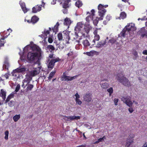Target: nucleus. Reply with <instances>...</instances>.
I'll list each match as a JSON object with an SVG mask.
<instances>
[{
	"label": "nucleus",
	"instance_id": "obj_1",
	"mask_svg": "<svg viewBox=\"0 0 147 147\" xmlns=\"http://www.w3.org/2000/svg\"><path fill=\"white\" fill-rule=\"evenodd\" d=\"M122 76H121L119 74H118V80L119 82L123 84L125 86L129 87L130 86V83L129 80L124 75L122 74Z\"/></svg>",
	"mask_w": 147,
	"mask_h": 147
},
{
	"label": "nucleus",
	"instance_id": "obj_2",
	"mask_svg": "<svg viewBox=\"0 0 147 147\" xmlns=\"http://www.w3.org/2000/svg\"><path fill=\"white\" fill-rule=\"evenodd\" d=\"M108 6L107 5H103L101 4H100L98 6V13L99 15L100 16L99 19L100 20H102L105 14L106 10L104 8V7L106 8Z\"/></svg>",
	"mask_w": 147,
	"mask_h": 147
},
{
	"label": "nucleus",
	"instance_id": "obj_3",
	"mask_svg": "<svg viewBox=\"0 0 147 147\" xmlns=\"http://www.w3.org/2000/svg\"><path fill=\"white\" fill-rule=\"evenodd\" d=\"M38 57V53L36 52H29L27 54V59L30 63H33Z\"/></svg>",
	"mask_w": 147,
	"mask_h": 147
},
{
	"label": "nucleus",
	"instance_id": "obj_4",
	"mask_svg": "<svg viewBox=\"0 0 147 147\" xmlns=\"http://www.w3.org/2000/svg\"><path fill=\"white\" fill-rule=\"evenodd\" d=\"M131 97L130 96H123L121 98V100L123 101L127 106L129 107H132L133 103L131 100Z\"/></svg>",
	"mask_w": 147,
	"mask_h": 147
},
{
	"label": "nucleus",
	"instance_id": "obj_5",
	"mask_svg": "<svg viewBox=\"0 0 147 147\" xmlns=\"http://www.w3.org/2000/svg\"><path fill=\"white\" fill-rule=\"evenodd\" d=\"M57 37L59 40H65L66 41V43H69V41L70 39V37L67 33H65L63 35V37L62 33H59L57 35Z\"/></svg>",
	"mask_w": 147,
	"mask_h": 147
},
{
	"label": "nucleus",
	"instance_id": "obj_6",
	"mask_svg": "<svg viewBox=\"0 0 147 147\" xmlns=\"http://www.w3.org/2000/svg\"><path fill=\"white\" fill-rule=\"evenodd\" d=\"M32 79V77L31 76L26 75L25 78L22 81V86L24 88L28 85L29 84L30 82Z\"/></svg>",
	"mask_w": 147,
	"mask_h": 147
},
{
	"label": "nucleus",
	"instance_id": "obj_7",
	"mask_svg": "<svg viewBox=\"0 0 147 147\" xmlns=\"http://www.w3.org/2000/svg\"><path fill=\"white\" fill-rule=\"evenodd\" d=\"M91 28L89 24H85L83 30L85 32V33H84L82 34V37L86 38L88 37V33L89 32L90 29Z\"/></svg>",
	"mask_w": 147,
	"mask_h": 147
},
{
	"label": "nucleus",
	"instance_id": "obj_8",
	"mask_svg": "<svg viewBox=\"0 0 147 147\" xmlns=\"http://www.w3.org/2000/svg\"><path fill=\"white\" fill-rule=\"evenodd\" d=\"M134 135L131 134L129 135L128 138L127 140L125 147H132L131 144L133 142V138L134 137Z\"/></svg>",
	"mask_w": 147,
	"mask_h": 147
},
{
	"label": "nucleus",
	"instance_id": "obj_9",
	"mask_svg": "<svg viewBox=\"0 0 147 147\" xmlns=\"http://www.w3.org/2000/svg\"><path fill=\"white\" fill-rule=\"evenodd\" d=\"M61 61V59L59 57H57L55 59H51L48 65V68L52 69L53 68L55 65V63L59 62Z\"/></svg>",
	"mask_w": 147,
	"mask_h": 147
},
{
	"label": "nucleus",
	"instance_id": "obj_10",
	"mask_svg": "<svg viewBox=\"0 0 147 147\" xmlns=\"http://www.w3.org/2000/svg\"><path fill=\"white\" fill-rule=\"evenodd\" d=\"M92 93L90 92L85 94L83 97L84 101L88 103L90 102L92 99Z\"/></svg>",
	"mask_w": 147,
	"mask_h": 147
},
{
	"label": "nucleus",
	"instance_id": "obj_11",
	"mask_svg": "<svg viewBox=\"0 0 147 147\" xmlns=\"http://www.w3.org/2000/svg\"><path fill=\"white\" fill-rule=\"evenodd\" d=\"M98 30V29L96 28V30L93 32L94 36V39L92 42L93 44H92V46H93L95 44L96 41H98L100 39V36L99 35L97 34Z\"/></svg>",
	"mask_w": 147,
	"mask_h": 147
},
{
	"label": "nucleus",
	"instance_id": "obj_12",
	"mask_svg": "<svg viewBox=\"0 0 147 147\" xmlns=\"http://www.w3.org/2000/svg\"><path fill=\"white\" fill-rule=\"evenodd\" d=\"M77 76H76L73 77H70L69 76H66L65 73H63L62 78H63L61 79L62 80H64L65 81H71L76 78Z\"/></svg>",
	"mask_w": 147,
	"mask_h": 147
},
{
	"label": "nucleus",
	"instance_id": "obj_13",
	"mask_svg": "<svg viewBox=\"0 0 147 147\" xmlns=\"http://www.w3.org/2000/svg\"><path fill=\"white\" fill-rule=\"evenodd\" d=\"M107 43L106 40H102L98 42L96 45V47L98 48H101L104 46Z\"/></svg>",
	"mask_w": 147,
	"mask_h": 147
},
{
	"label": "nucleus",
	"instance_id": "obj_14",
	"mask_svg": "<svg viewBox=\"0 0 147 147\" xmlns=\"http://www.w3.org/2000/svg\"><path fill=\"white\" fill-rule=\"evenodd\" d=\"M139 32L141 34V36L142 37L145 36L147 37V30H146L144 28H142L139 31Z\"/></svg>",
	"mask_w": 147,
	"mask_h": 147
},
{
	"label": "nucleus",
	"instance_id": "obj_15",
	"mask_svg": "<svg viewBox=\"0 0 147 147\" xmlns=\"http://www.w3.org/2000/svg\"><path fill=\"white\" fill-rule=\"evenodd\" d=\"M64 117L67 118V119L66 120L67 121H69V119H70L71 120L80 119L81 118L80 116H65Z\"/></svg>",
	"mask_w": 147,
	"mask_h": 147
},
{
	"label": "nucleus",
	"instance_id": "obj_16",
	"mask_svg": "<svg viewBox=\"0 0 147 147\" xmlns=\"http://www.w3.org/2000/svg\"><path fill=\"white\" fill-rule=\"evenodd\" d=\"M42 6V5H36L32 8V12L34 13H36L37 12L40 11L41 10Z\"/></svg>",
	"mask_w": 147,
	"mask_h": 147
},
{
	"label": "nucleus",
	"instance_id": "obj_17",
	"mask_svg": "<svg viewBox=\"0 0 147 147\" xmlns=\"http://www.w3.org/2000/svg\"><path fill=\"white\" fill-rule=\"evenodd\" d=\"M134 28V24H131V25L130 24H128L125 28L127 31L129 32V31L133 30Z\"/></svg>",
	"mask_w": 147,
	"mask_h": 147
},
{
	"label": "nucleus",
	"instance_id": "obj_18",
	"mask_svg": "<svg viewBox=\"0 0 147 147\" xmlns=\"http://www.w3.org/2000/svg\"><path fill=\"white\" fill-rule=\"evenodd\" d=\"M71 0H63V7L66 9L69 7V3L71 1Z\"/></svg>",
	"mask_w": 147,
	"mask_h": 147
},
{
	"label": "nucleus",
	"instance_id": "obj_19",
	"mask_svg": "<svg viewBox=\"0 0 147 147\" xmlns=\"http://www.w3.org/2000/svg\"><path fill=\"white\" fill-rule=\"evenodd\" d=\"M39 18L36 16H32L31 19V21L33 24L36 23L39 20Z\"/></svg>",
	"mask_w": 147,
	"mask_h": 147
},
{
	"label": "nucleus",
	"instance_id": "obj_20",
	"mask_svg": "<svg viewBox=\"0 0 147 147\" xmlns=\"http://www.w3.org/2000/svg\"><path fill=\"white\" fill-rule=\"evenodd\" d=\"M84 26L85 24H84L82 22H80L77 23L76 28L80 30H82V29H83Z\"/></svg>",
	"mask_w": 147,
	"mask_h": 147
},
{
	"label": "nucleus",
	"instance_id": "obj_21",
	"mask_svg": "<svg viewBox=\"0 0 147 147\" xmlns=\"http://www.w3.org/2000/svg\"><path fill=\"white\" fill-rule=\"evenodd\" d=\"M26 68L24 67L18 68L13 70L14 72H22L25 71Z\"/></svg>",
	"mask_w": 147,
	"mask_h": 147
},
{
	"label": "nucleus",
	"instance_id": "obj_22",
	"mask_svg": "<svg viewBox=\"0 0 147 147\" xmlns=\"http://www.w3.org/2000/svg\"><path fill=\"white\" fill-rule=\"evenodd\" d=\"M84 45V49H86L87 47L90 46V44L88 40L86 39L83 40V42Z\"/></svg>",
	"mask_w": 147,
	"mask_h": 147
},
{
	"label": "nucleus",
	"instance_id": "obj_23",
	"mask_svg": "<svg viewBox=\"0 0 147 147\" xmlns=\"http://www.w3.org/2000/svg\"><path fill=\"white\" fill-rule=\"evenodd\" d=\"M59 24V22H57L54 27L52 28L53 31L55 32H56L58 31V26Z\"/></svg>",
	"mask_w": 147,
	"mask_h": 147
},
{
	"label": "nucleus",
	"instance_id": "obj_24",
	"mask_svg": "<svg viewBox=\"0 0 147 147\" xmlns=\"http://www.w3.org/2000/svg\"><path fill=\"white\" fill-rule=\"evenodd\" d=\"M71 23V20L69 18H66L65 19L64 22V25L68 26Z\"/></svg>",
	"mask_w": 147,
	"mask_h": 147
},
{
	"label": "nucleus",
	"instance_id": "obj_25",
	"mask_svg": "<svg viewBox=\"0 0 147 147\" xmlns=\"http://www.w3.org/2000/svg\"><path fill=\"white\" fill-rule=\"evenodd\" d=\"M39 72L40 71L38 70V68L37 69L36 68L35 69L31 72V74L32 76H34L38 74Z\"/></svg>",
	"mask_w": 147,
	"mask_h": 147
},
{
	"label": "nucleus",
	"instance_id": "obj_26",
	"mask_svg": "<svg viewBox=\"0 0 147 147\" xmlns=\"http://www.w3.org/2000/svg\"><path fill=\"white\" fill-rule=\"evenodd\" d=\"M127 30L125 28H124L123 30L121 32L120 34L119 35V36L120 37H124L125 34H126V32Z\"/></svg>",
	"mask_w": 147,
	"mask_h": 147
},
{
	"label": "nucleus",
	"instance_id": "obj_27",
	"mask_svg": "<svg viewBox=\"0 0 147 147\" xmlns=\"http://www.w3.org/2000/svg\"><path fill=\"white\" fill-rule=\"evenodd\" d=\"M1 94H0V96L2 97V98L4 100L5 98L6 93L3 89H1Z\"/></svg>",
	"mask_w": 147,
	"mask_h": 147
},
{
	"label": "nucleus",
	"instance_id": "obj_28",
	"mask_svg": "<svg viewBox=\"0 0 147 147\" xmlns=\"http://www.w3.org/2000/svg\"><path fill=\"white\" fill-rule=\"evenodd\" d=\"M56 73V71L54 70L53 71L51 72L49 75V76L48 77V80L50 81L51 78L53 77L55 75V74Z\"/></svg>",
	"mask_w": 147,
	"mask_h": 147
},
{
	"label": "nucleus",
	"instance_id": "obj_29",
	"mask_svg": "<svg viewBox=\"0 0 147 147\" xmlns=\"http://www.w3.org/2000/svg\"><path fill=\"white\" fill-rule=\"evenodd\" d=\"M126 17V14L124 12H121L120 14V16L119 17V19H123Z\"/></svg>",
	"mask_w": 147,
	"mask_h": 147
},
{
	"label": "nucleus",
	"instance_id": "obj_30",
	"mask_svg": "<svg viewBox=\"0 0 147 147\" xmlns=\"http://www.w3.org/2000/svg\"><path fill=\"white\" fill-rule=\"evenodd\" d=\"M14 96V94L13 93H11L8 96L6 99L5 102L7 103L8 102L10 99L11 98H12Z\"/></svg>",
	"mask_w": 147,
	"mask_h": 147
},
{
	"label": "nucleus",
	"instance_id": "obj_31",
	"mask_svg": "<svg viewBox=\"0 0 147 147\" xmlns=\"http://www.w3.org/2000/svg\"><path fill=\"white\" fill-rule=\"evenodd\" d=\"M34 87V85L32 84H29L28 85V86L26 89V91L28 92L29 91H31Z\"/></svg>",
	"mask_w": 147,
	"mask_h": 147
},
{
	"label": "nucleus",
	"instance_id": "obj_32",
	"mask_svg": "<svg viewBox=\"0 0 147 147\" xmlns=\"http://www.w3.org/2000/svg\"><path fill=\"white\" fill-rule=\"evenodd\" d=\"M20 115H16L13 117V118L15 122H16L20 119Z\"/></svg>",
	"mask_w": 147,
	"mask_h": 147
},
{
	"label": "nucleus",
	"instance_id": "obj_33",
	"mask_svg": "<svg viewBox=\"0 0 147 147\" xmlns=\"http://www.w3.org/2000/svg\"><path fill=\"white\" fill-rule=\"evenodd\" d=\"M47 48L51 52L52 51H54L55 50V48L52 45H49L47 46Z\"/></svg>",
	"mask_w": 147,
	"mask_h": 147
},
{
	"label": "nucleus",
	"instance_id": "obj_34",
	"mask_svg": "<svg viewBox=\"0 0 147 147\" xmlns=\"http://www.w3.org/2000/svg\"><path fill=\"white\" fill-rule=\"evenodd\" d=\"M102 88L106 89L109 86V84L107 83H105L102 84L101 85Z\"/></svg>",
	"mask_w": 147,
	"mask_h": 147
},
{
	"label": "nucleus",
	"instance_id": "obj_35",
	"mask_svg": "<svg viewBox=\"0 0 147 147\" xmlns=\"http://www.w3.org/2000/svg\"><path fill=\"white\" fill-rule=\"evenodd\" d=\"M9 66V63L7 61H5L3 65V67L7 69H8Z\"/></svg>",
	"mask_w": 147,
	"mask_h": 147
},
{
	"label": "nucleus",
	"instance_id": "obj_36",
	"mask_svg": "<svg viewBox=\"0 0 147 147\" xmlns=\"http://www.w3.org/2000/svg\"><path fill=\"white\" fill-rule=\"evenodd\" d=\"M74 53L72 51L69 52L67 54L68 57L70 58H71V59H74V57L73 56Z\"/></svg>",
	"mask_w": 147,
	"mask_h": 147
},
{
	"label": "nucleus",
	"instance_id": "obj_37",
	"mask_svg": "<svg viewBox=\"0 0 147 147\" xmlns=\"http://www.w3.org/2000/svg\"><path fill=\"white\" fill-rule=\"evenodd\" d=\"M107 91L109 93V96H111L113 92V88L111 87L107 89Z\"/></svg>",
	"mask_w": 147,
	"mask_h": 147
},
{
	"label": "nucleus",
	"instance_id": "obj_38",
	"mask_svg": "<svg viewBox=\"0 0 147 147\" xmlns=\"http://www.w3.org/2000/svg\"><path fill=\"white\" fill-rule=\"evenodd\" d=\"M82 2L79 1H77L75 3L76 6L79 7H80L82 6L81 5Z\"/></svg>",
	"mask_w": 147,
	"mask_h": 147
},
{
	"label": "nucleus",
	"instance_id": "obj_39",
	"mask_svg": "<svg viewBox=\"0 0 147 147\" xmlns=\"http://www.w3.org/2000/svg\"><path fill=\"white\" fill-rule=\"evenodd\" d=\"M9 131L8 130H7L5 132V135L4 138L6 140H7L8 139V137L9 135Z\"/></svg>",
	"mask_w": 147,
	"mask_h": 147
},
{
	"label": "nucleus",
	"instance_id": "obj_40",
	"mask_svg": "<svg viewBox=\"0 0 147 147\" xmlns=\"http://www.w3.org/2000/svg\"><path fill=\"white\" fill-rule=\"evenodd\" d=\"M84 53L88 56H92V55H93L94 52L92 51H91L89 52H86Z\"/></svg>",
	"mask_w": 147,
	"mask_h": 147
},
{
	"label": "nucleus",
	"instance_id": "obj_41",
	"mask_svg": "<svg viewBox=\"0 0 147 147\" xmlns=\"http://www.w3.org/2000/svg\"><path fill=\"white\" fill-rule=\"evenodd\" d=\"M4 38H1L0 40V44L1 45L4 46Z\"/></svg>",
	"mask_w": 147,
	"mask_h": 147
},
{
	"label": "nucleus",
	"instance_id": "obj_42",
	"mask_svg": "<svg viewBox=\"0 0 147 147\" xmlns=\"http://www.w3.org/2000/svg\"><path fill=\"white\" fill-rule=\"evenodd\" d=\"M99 18H98V20H97V19H95L93 21V23L95 25H97V24H98V20H101L100 19H99Z\"/></svg>",
	"mask_w": 147,
	"mask_h": 147
},
{
	"label": "nucleus",
	"instance_id": "obj_43",
	"mask_svg": "<svg viewBox=\"0 0 147 147\" xmlns=\"http://www.w3.org/2000/svg\"><path fill=\"white\" fill-rule=\"evenodd\" d=\"M110 43L111 44H113L115 43V42L116 41V40L115 39L113 38L110 40L109 41Z\"/></svg>",
	"mask_w": 147,
	"mask_h": 147
},
{
	"label": "nucleus",
	"instance_id": "obj_44",
	"mask_svg": "<svg viewBox=\"0 0 147 147\" xmlns=\"http://www.w3.org/2000/svg\"><path fill=\"white\" fill-rule=\"evenodd\" d=\"M20 84L17 85L16 87L15 91L16 92H18L20 88Z\"/></svg>",
	"mask_w": 147,
	"mask_h": 147
},
{
	"label": "nucleus",
	"instance_id": "obj_45",
	"mask_svg": "<svg viewBox=\"0 0 147 147\" xmlns=\"http://www.w3.org/2000/svg\"><path fill=\"white\" fill-rule=\"evenodd\" d=\"M76 101L77 104L80 105L82 104V101L78 99H75Z\"/></svg>",
	"mask_w": 147,
	"mask_h": 147
},
{
	"label": "nucleus",
	"instance_id": "obj_46",
	"mask_svg": "<svg viewBox=\"0 0 147 147\" xmlns=\"http://www.w3.org/2000/svg\"><path fill=\"white\" fill-rule=\"evenodd\" d=\"M119 99L117 98H115L114 99V102L115 105H117V103L118 102Z\"/></svg>",
	"mask_w": 147,
	"mask_h": 147
},
{
	"label": "nucleus",
	"instance_id": "obj_47",
	"mask_svg": "<svg viewBox=\"0 0 147 147\" xmlns=\"http://www.w3.org/2000/svg\"><path fill=\"white\" fill-rule=\"evenodd\" d=\"M2 77L3 78H5L6 79L8 78L9 76L7 74H6L2 76Z\"/></svg>",
	"mask_w": 147,
	"mask_h": 147
},
{
	"label": "nucleus",
	"instance_id": "obj_48",
	"mask_svg": "<svg viewBox=\"0 0 147 147\" xmlns=\"http://www.w3.org/2000/svg\"><path fill=\"white\" fill-rule=\"evenodd\" d=\"M18 72H14L13 70V72H12L11 74H12V75L13 76H14L15 77H17V74H18Z\"/></svg>",
	"mask_w": 147,
	"mask_h": 147
},
{
	"label": "nucleus",
	"instance_id": "obj_49",
	"mask_svg": "<svg viewBox=\"0 0 147 147\" xmlns=\"http://www.w3.org/2000/svg\"><path fill=\"white\" fill-rule=\"evenodd\" d=\"M22 9L24 13H26L28 11V10L26 7H24L22 8Z\"/></svg>",
	"mask_w": 147,
	"mask_h": 147
},
{
	"label": "nucleus",
	"instance_id": "obj_50",
	"mask_svg": "<svg viewBox=\"0 0 147 147\" xmlns=\"http://www.w3.org/2000/svg\"><path fill=\"white\" fill-rule=\"evenodd\" d=\"M44 33L46 35H47V34H49V30H45L44 31Z\"/></svg>",
	"mask_w": 147,
	"mask_h": 147
},
{
	"label": "nucleus",
	"instance_id": "obj_51",
	"mask_svg": "<svg viewBox=\"0 0 147 147\" xmlns=\"http://www.w3.org/2000/svg\"><path fill=\"white\" fill-rule=\"evenodd\" d=\"M75 96L76 97L75 99H78L80 98V96L78 92L76 93Z\"/></svg>",
	"mask_w": 147,
	"mask_h": 147
},
{
	"label": "nucleus",
	"instance_id": "obj_52",
	"mask_svg": "<svg viewBox=\"0 0 147 147\" xmlns=\"http://www.w3.org/2000/svg\"><path fill=\"white\" fill-rule=\"evenodd\" d=\"M111 17L110 15H107L106 17V19L108 21H109L111 19Z\"/></svg>",
	"mask_w": 147,
	"mask_h": 147
},
{
	"label": "nucleus",
	"instance_id": "obj_53",
	"mask_svg": "<svg viewBox=\"0 0 147 147\" xmlns=\"http://www.w3.org/2000/svg\"><path fill=\"white\" fill-rule=\"evenodd\" d=\"M13 102H14V101H11L8 104L10 107H12L13 106V105L12 104Z\"/></svg>",
	"mask_w": 147,
	"mask_h": 147
},
{
	"label": "nucleus",
	"instance_id": "obj_54",
	"mask_svg": "<svg viewBox=\"0 0 147 147\" xmlns=\"http://www.w3.org/2000/svg\"><path fill=\"white\" fill-rule=\"evenodd\" d=\"M128 111L130 113H131L134 111V110L132 108L130 107L129 108Z\"/></svg>",
	"mask_w": 147,
	"mask_h": 147
},
{
	"label": "nucleus",
	"instance_id": "obj_55",
	"mask_svg": "<svg viewBox=\"0 0 147 147\" xmlns=\"http://www.w3.org/2000/svg\"><path fill=\"white\" fill-rule=\"evenodd\" d=\"M48 41L49 43H51L53 42V40L51 38L49 37L48 38Z\"/></svg>",
	"mask_w": 147,
	"mask_h": 147
},
{
	"label": "nucleus",
	"instance_id": "obj_56",
	"mask_svg": "<svg viewBox=\"0 0 147 147\" xmlns=\"http://www.w3.org/2000/svg\"><path fill=\"white\" fill-rule=\"evenodd\" d=\"M21 8L24 7H25V5L24 3H22L20 4Z\"/></svg>",
	"mask_w": 147,
	"mask_h": 147
},
{
	"label": "nucleus",
	"instance_id": "obj_57",
	"mask_svg": "<svg viewBox=\"0 0 147 147\" xmlns=\"http://www.w3.org/2000/svg\"><path fill=\"white\" fill-rule=\"evenodd\" d=\"M91 12L92 13V14H91V16H94V13L95 12L94 10V9H92L91 11Z\"/></svg>",
	"mask_w": 147,
	"mask_h": 147
},
{
	"label": "nucleus",
	"instance_id": "obj_58",
	"mask_svg": "<svg viewBox=\"0 0 147 147\" xmlns=\"http://www.w3.org/2000/svg\"><path fill=\"white\" fill-rule=\"evenodd\" d=\"M53 55H54L53 54H50L49 55V57L50 58L53 59Z\"/></svg>",
	"mask_w": 147,
	"mask_h": 147
},
{
	"label": "nucleus",
	"instance_id": "obj_59",
	"mask_svg": "<svg viewBox=\"0 0 147 147\" xmlns=\"http://www.w3.org/2000/svg\"><path fill=\"white\" fill-rule=\"evenodd\" d=\"M90 16H87L86 18V21L87 22H89V18L90 17Z\"/></svg>",
	"mask_w": 147,
	"mask_h": 147
},
{
	"label": "nucleus",
	"instance_id": "obj_60",
	"mask_svg": "<svg viewBox=\"0 0 147 147\" xmlns=\"http://www.w3.org/2000/svg\"><path fill=\"white\" fill-rule=\"evenodd\" d=\"M142 53L144 55H147V50H146L143 51L142 52Z\"/></svg>",
	"mask_w": 147,
	"mask_h": 147
},
{
	"label": "nucleus",
	"instance_id": "obj_61",
	"mask_svg": "<svg viewBox=\"0 0 147 147\" xmlns=\"http://www.w3.org/2000/svg\"><path fill=\"white\" fill-rule=\"evenodd\" d=\"M56 0H53L51 2V4L54 5L56 3Z\"/></svg>",
	"mask_w": 147,
	"mask_h": 147
},
{
	"label": "nucleus",
	"instance_id": "obj_62",
	"mask_svg": "<svg viewBox=\"0 0 147 147\" xmlns=\"http://www.w3.org/2000/svg\"><path fill=\"white\" fill-rule=\"evenodd\" d=\"M26 21L27 22L29 23H32V22L31 21V20H26V19H25V21L26 22Z\"/></svg>",
	"mask_w": 147,
	"mask_h": 147
},
{
	"label": "nucleus",
	"instance_id": "obj_63",
	"mask_svg": "<svg viewBox=\"0 0 147 147\" xmlns=\"http://www.w3.org/2000/svg\"><path fill=\"white\" fill-rule=\"evenodd\" d=\"M134 55L136 58L137 57H138V53L136 52V51L134 53Z\"/></svg>",
	"mask_w": 147,
	"mask_h": 147
},
{
	"label": "nucleus",
	"instance_id": "obj_64",
	"mask_svg": "<svg viewBox=\"0 0 147 147\" xmlns=\"http://www.w3.org/2000/svg\"><path fill=\"white\" fill-rule=\"evenodd\" d=\"M142 147H147V142H145Z\"/></svg>",
	"mask_w": 147,
	"mask_h": 147
}]
</instances>
